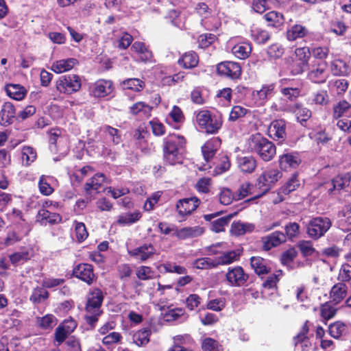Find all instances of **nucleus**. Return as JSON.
I'll list each match as a JSON object with an SVG mask.
<instances>
[{"instance_id": "63", "label": "nucleus", "mask_w": 351, "mask_h": 351, "mask_svg": "<svg viewBox=\"0 0 351 351\" xmlns=\"http://www.w3.org/2000/svg\"><path fill=\"white\" fill-rule=\"evenodd\" d=\"M298 247L304 257L311 256L315 251L311 241L302 240L298 242Z\"/></svg>"}, {"instance_id": "52", "label": "nucleus", "mask_w": 351, "mask_h": 351, "mask_svg": "<svg viewBox=\"0 0 351 351\" xmlns=\"http://www.w3.org/2000/svg\"><path fill=\"white\" fill-rule=\"evenodd\" d=\"M193 267L198 269H211L217 267L215 258L204 257L197 258L193 263Z\"/></svg>"}, {"instance_id": "9", "label": "nucleus", "mask_w": 351, "mask_h": 351, "mask_svg": "<svg viewBox=\"0 0 351 351\" xmlns=\"http://www.w3.org/2000/svg\"><path fill=\"white\" fill-rule=\"evenodd\" d=\"M57 90L62 93L71 94L81 88V80L75 74L61 76L56 83Z\"/></svg>"}, {"instance_id": "30", "label": "nucleus", "mask_w": 351, "mask_h": 351, "mask_svg": "<svg viewBox=\"0 0 351 351\" xmlns=\"http://www.w3.org/2000/svg\"><path fill=\"white\" fill-rule=\"evenodd\" d=\"M77 64L75 58L62 59L53 62L51 70L56 73H62L70 71Z\"/></svg>"}, {"instance_id": "49", "label": "nucleus", "mask_w": 351, "mask_h": 351, "mask_svg": "<svg viewBox=\"0 0 351 351\" xmlns=\"http://www.w3.org/2000/svg\"><path fill=\"white\" fill-rule=\"evenodd\" d=\"M252 38L259 45L265 44L271 37L269 32L261 28H254L251 30Z\"/></svg>"}, {"instance_id": "39", "label": "nucleus", "mask_w": 351, "mask_h": 351, "mask_svg": "<svg viewBox=\"0 0 351 351\" xmlns=\"http://www.w3.org/2000/svg\"><path fill=\"white\" fill-rule=\"evenodd\" d=\"M351 109V104L345 99L340 100L333 106L332 118L339 119L341 117L346 115Z\"/></svg>"}, {"instance_id": "15", "label": "nucleus", "mask_w": 351, "mask_h": 351, "mask_svg": "<svg viewBox=\"0 0 351 351\" xmlns=\"http://www.w3.org/2000/svg\"><path fill=\"white\" fill-rule=\"evenodd\" d=\"M250 263L254 273L261 278L271 272V268L269 265V261L261 256H252L250 259Z\"/></svg>"}, {"instance_id": "18", "label": "nucleus", "mask_w": 351, "mask_h": 351, "mask_svg": "<svg viewBox=\"0 0 351 351\" xmlns=\"http://www.w3.org/2000/svg\"><path fill=\"white\" fill-rule=\"evenodd\" d=\"M73 274L75 277L86 282L88 285H91L95 280L93 266L87 263H81L77 265L73 269Z\"/></svg>"}, {"instance_id": "40", "label": "nucleus", "mask_w": 351, "mask_h": 351, "mask_svg": "<svg viewBox=\"0 0 351 351\" xmlns=\"http://www.w3.org/2000/svg\"><path fill=\"white\" fill-rule=\"evenodd\" d=\"M254 229V225L248 223H242L241 221H234L231 225L230 232L235 236H241L246 232H251Z\"/></svg>"}, {"instance_id": "60", "label": "nucleus", "mask_w": 351, "mask_h": 351, "mask_svg": "<svg viewBox=\"0 0 351 351\" xmlns=\"http://www.w3.org/2000/svg\"><path fill=\"white\" fill-rule=\"evenodd\" d=\"M74 230L76 240L79 243H82L87 239L88 233L84 223L75 221Z\"/></svg>"}, {"instance_id": "14", "label": "nucleus", "mask_w": 351, "mask_h": 351, "mask_svg": "<svg viewBox=\"0 0 351 351\" xmlns=\"http://www.w3.org/2000/svg\"><path fill=\"white\" fill-rule=\"evenodd\" d=\"M268 136L274 141H284L286 138V123L283 119L273 121L267 130Z\"/></svg>"}, {"instance_id": "2", "label": "nucleus", "mask_w": 351, "mask_h": 351, "mask_svg": "<svg viewBox=\"0 0 351 351\" xmlns=\"http://www.w3.org/2000/svg\"><path fill=\"white\" fill-rule=\"evenodd\" d=\"M247 149L252 153L256 154L264 162L271 161L276 154L275 144L259 133L250 137Z\"/></svg>"}, {"instance_id": "54", "label": "nucleus", "mask_w": 351, "mask_h": 351, "mask_svg": "<svg viewBox=\"0 0 351 351\" xmlns=\"http://www.w3.org/2000/svg\"><path fill=\"white\" fill-rule=\"evenodd\" d=\"M49 298L48 291L43 287H37L33 289L29 300L34 304H39Z\"/></svg>"}, {"instance_id": "62", "label": "nucleus", "mask_w": 351, "mask_h": 351, "mask_svg": "<svg viewBox=\"0 0 351 351\" xmlns=\"http://www.w3.org/2000/svg\"><path fill=\"white\" fill-rule=\"evenodd\" d=\"M218 197L220 204L223 205H229L234 199H236L235 195L228 188H223L220 191Z\"/></svg>"}, {"instance_id": "21", "label": "nucleus", "mask_w": 351, "mask_h": 351, "mask_svg": "<svg viewBox=\"0 0 351 351\" xmlns=\"http://www.w3.org/2000/svg\"><path fill=\"white\" fill-rule=\"evenodd\" d=\"M347 284L342 282L335 283L329 291V298L334 304H340L347 296L348 292Z\"/></svg>"}, {"instance_id": "19", "label": "nucleus", "mask_w": 351, "mask_h": 351, "mask_svg": "<svg viewBox=\"0 0 351 351\" xmlns=\"http://www.w3.org/2000/svg\"><path fill=\"white\" fill-rule=\"evenodd\" d=\"M308 29L302 24H294L288 27L285 32V38L289 42H295L304 39L309 35Z\"/></svg>"}, {"instance_id": "45", "label": "nucleus", "mask_w": 351, "mask_h": 351, "mask_svg": "<svg viewBox=\"0 0 351 351\" xmlns=\"http://www.w3.org/2000/svg\"><path fill=\"white\" fill-rule=\"evenodd\" d=\"M337 280L345 284L348 283L351 289V265L348 263H344L341 265L337 275Z\"/></svg>"}, {"instance_id": "25", "label": "nucleus", "mask_w": 351, "mask_h": 351, "mask_svg": "<svg viewBox=\"0 0 351 351\" xmlns=\"http://www.w3.org/2000/svg\"><path fill=\"white\" fill-rule=\"evenodd\" d=\"M237 164L239 169L245 174L253 173L257 167V160L252 156H238Z\"/></svg>"}, {"instance_id": "22", "label": "nucleus", "mask_w": 351, "mask_h": 351, "mask_svg": "<svg viewBox=\"0 0 351 351\" xmlns=\"http://www.w3.org/2000/svg\"><path fill=\"white\" fill-rule=\"evenodd\" d=\"M278 162L280 169L286 171L297 168L301 163V159L297 152H291L280 155Z\"/></svg>"}, {"instance_id": "16", "label": "nucleus", "mask_w": 351, "mask_h": 351, "mask_svg": "<svg viewBox=\"0 0 351 351\" xmlns=\"http://www.w3.org/2000/svg\"><path fill=\"white\" fill-rule=\"evenodd\" d=\"M263 243L262 248L264 251H269L271 249L278 247L286 242V236L280 231H275L261 238Z\"/></svg>"}, {"instance_id": "57", "label": "nucleus", "mask_w": 351, "mask_h": 351, "mask_svg": "<svg viewBox=\"0 0 351 351\" xmlns=\"http://www.w3.org/2000/svg\"><path fill=\"white\" fill-rule=\"evenodd\" d=\"M300 226L297 222H289L285 226L284 235L286 236V239L293 241L297 238L300 234Z\"/></svg>"}, {"instance_id": "8", "label": "nucleus", "mask_w": 351, "mask_h": 351, "mask_svg": "<svg viewBox=\"0 0 351 351\" xmlns=\"http://www.w3.org/2000/svg\"><path fill=\"white\" fill-rule=\"evenodd\" d=\"M277 93L276 83L268 82L262 84L259 90L252 92V101L255 106H264Z\"/></svg>"}, {"instance_id": "34", "label": "nucleus", "mask_w": 351, "mask_h": 351, "mask_svg": "<svg viewBox=\"0 0 351 351\" xmlns=\"http://www.w3.org/2000/svg\"><path fill=\"white\" fill-rule=\"evenodd\" d=\"M298 176V173H293L287 182L280 188V193L287 195L290 194L291 192L295 191L300 185Z\"/></svg>"}, {"instance_id": "37", "label": "nucleus", "mask_w": 351, "mask_h": 351, "mask_svg": "<svg viewBox=\"0 0 351 351\" xmlns=\"http://www.w3.org/2000/svg\"><path fill=\"white\" fill-rule=\"evenodd\" d=\"M130 254L137 260L145 261L154 254V247L150 244L145 245L129 252Z\"/></svg>"}, {"instance_id": "55", "label": "nucleus", "mask_w": 351, "mask_h": 351, "mask_svg": "<svg viewBox=\"0 0 351 351\" xmlns=\"http://www.w3.org/2000/svg\"><path fill=\"white\" fill-rule=\"evenodd\" d=\"M36 151L31 147H23L21 151L22 163L24 166H29L36 158Z\"/></svg>"}, {"instance_id": "11", "label": "nucleus", "mask_w": 351, "mask_h": 351, "mask_svg": "<svg viewBox=\"0 0 351 351\" xmlns=\"http://www.w3.org/2000/svg\"><path fill=\"white\" fill-rule=\"evenodd\" d=\"M249 274L239 265L229 267L226 274V280L231 287L243 286L249 279Z\"/></svg>"}, {"instance_id": "44", "label": "nucleus", "mask_w": 351, "mask_h": 351, "mask_svg": "<svg viewBox=\"0 0 351 351\" xmlns=\"http://www.w3.org/2000/svg\"><path fill=\"white\" fill-rule=\"evenodd\" d=\"M121 86L124 90L139 92L143 90L144 82L137 78H130L123 80L121 83Z\"/></svg>"}, {"instance_id": "7", "label": "nucleus", "mask_w": 351, "mask_h": 351, "mask_svg": "<svg viewBox=\"0 0 351 351\" xmlns=\"http://www.w3.org/2000/svg\"><path fill=\"white\" fill-rule=\"evenodd\" d=\"M217 74L223 78L237 80L241 77L242 66L239 62L226 60L216 65Z\"/></svg>"}, {"instance_id": "32", "label": "nucleus", "mask_w": 351, "mask_h": 351, "mask_svg": "<svg viewBox=\"0 0 351 351\" xmlns=\"http://www.w3.org/2000/svg\"><path fill=\"white\" fill-rule=\"evenodd\" d=\"M205 232L203 227H184L176 231V235L180 239L197 237L202 235Z\"/></svg>"}, {"instance_id": "12", "label": "nucleus", "mask_w": 351, "mask_h": 351, "mask_svg": "<svg viewBox=\"0 0 351 351\" xmlns=\"http://www.w3.org/2000/svg\"><path fill=\"white\" fill-rule=\"evenodd\" d=\"M295 54L298 60L294 62L291 72L294 75L301 74L308 64L311 51L308 47H302L295 49Z\"/></svg>"}, {"instance_id": "53", "label": "nucleus", "mask_w": 351, "mask_h": 351, "mask_svg": "<svg viewBox=\"0 0 351 351\" xmlns=\"http://www.w3.org/2000/svg\"><path fill=\"white\" fill-rule=\"evenodd\" d=\"M332 302H326L319 307L320 316L324 320L332 319L337 313V308L331 304Z\"/></svg>"}, {"instance_id": "58", "label": "nucleus", "mask_w": 351, "mask_h": 351, "mask_svg": "<svg viewBox=\"0 0 351 351\" xmlns=\"http://www.w3.org/2000/svg\"><path fill=\"white\" fill-rule=\"evenodd\" d=\"M152 107L145 104L144 102H137L130 108V112L134 114L142 113L145 117L152 115Z\"/></svg>"}, {"instance_id": "20", "label": "nucleus", "mask_w": 351, "mask_h": 351, "mask_svg": "<svg viewBox=\"0 0 351 351\" xmlns=\"http://www.w3.org/2000/svg\"><path fill=\"white\" fill-rule=\"evenodd\" d=\"M221 145L219 137L212 138L205 142L202 147V152L206 162H210L216 154Z\"/></svg>"}, {"instance_id": "64", "label": "nucleus", "mask_w": 351, "mask_h": 351, "mask_svg": "<svg viewBox=\"0 0 351 351\" xmlns=\"http://www.w3.org/2000/svg\"><path fill=\"white\" fill-rule=\"evenodd\" d=\"M281 94L291 101H295L301 94V88H281Z\"/></svg>"}, {"instance_id": "51", "label": "nucleus", "mask_w": 351, "mask_h": 351, "mask_svg": "<svg viewBox=\"0 0 351 351\" xmlns=\"http://www.w3.org/2000/svg\"><path fill=\"white\" fill-rule=\"evenodd\" d=\"M231 162L227 155H221L219 158V162L216 164L214 172L215 175H221L230 169Z\"/></svg>"}, {"instance_id": "24", "label": "nucleus", "mask_w": 351, "mask_h": 351, "mask_svg": "<svg viewBox=\"0 0 351 351\" xmlns=\"http://www.w3.org/2000/svg\"><path fill=\"white\" fill-rule=\"evenodd\" d=\"M241 254L242 250L239 249L221 252L220 254L215 258L217 267L219 265H230L239 261Z\"/></svg>"}, {"instance_id": "4", "label": "nucleus", "mask_w": 351, "mask_h": 351, "mask_svg": "<svg viewBox=\"0 0 351 351\" xmlns=\"http://www.w3.org/2000/svg\"><path fill=\"white\" fill-rule=\"evenodd\" d=\"M282 176V173L277 169H269L263 171L258 178L256 184L258 192L250 200L256 199L266 194Z\"/></svg>"}, {"instance_id": "41", "label": "nucleus", "mask_w": 351, "mask_h": 351, "mask_svg": "<svg viewBox=\"0 0 351 351\" xmlns=\"http://www.w3.org/2000/svg\"><path fill=\"white\" fill-rule=\"evenodd\" d=\"M5 90L10 97L19 101L23 99L27 93L25 88L19 84H9Z\"/></svg>"}, {"instance_id": "46", "label": "nucleus", "mask_w": 351, "mask_h": 351, "mask_svg": "<svg viewBox=\"0 0 351 351\" xmlns=\"http://www.w3.org/2000/svg\"><path fill=\"white\" fill-rule=\"evenodd\" d=\"M152 331L148 328H143L133 335V341L138 346H143L149 341Z\"/></svg>"}, {"instance_id": "5", "label": "nucleus", "mask_w": 351, "mask_h": 351, "mask_svg": "<svg viewBox=\"0 0 351 351\" xmlns=\"http://www.w3.org/2000/svg\"><path fill=\"white\" fill-rule=\"evenodd\" d=\"M196 121L199 127L207 134L218 133L223 124L222 117L213 114L209 110H200L196 115Z\"/></svg>"}, {"instance_id": "48", "label": "nucleus", "mask_w": 351, "mask_h": 351, "mask_svg": "<svg viewBox=\"0 0 351 351\" xmlns=\"http://www.w3.org/2000/svg\"><path fill=\"white\" fill-rule=\"evenodd\" d=\"M161 315L165 322H170L185 317V311L182 308H176L162 313Z\"/></svg>"}, {"instance_id": "13", "label": "nucleus", "mask_w": 351, "mask_h": 351, "mask_svg": "<svg viewBox=\"0 0 351 351\" xmlns=\"http://www.w3.org/2000/svg\"><path fill=\"white\" fill-rule=\"evenodd\" d=\"M326 69L327 63L326 61L314 62L308 73L307 78L315 84L325 83L328 78Z\"/></svg>"}, {"instance_id": "56", "label": "nucleus", "mask_w": 351, "mask_h": 351, "mask_svg": "<svg viewBox=\"0 0 351 351\" xmlns=\"http://www.w3.org/2000/svg\"><path fill=\"white\" fill-rule=\"evenodd\" d=\"M250 110L241 106H234L230 112L228 121L234 122L250 114Z\"/></svg>"}, {"instance_id": "1", "label": "nucleus", "mask_w": 351, "mask_h": 351, "mask_svg": "<svg viewBox=\"0 0 351 351\" xmlns=\"http://www.w3.org/2000/svg\"><path fill=\"white\" fill-rule=\"evenodd\" d=\"M186 138L179 134H170L162 141V156L165 164L176 165L182 163L186 152Z\"/></svg>"}, {"instance_id": "47", "label": "nucleus", "mask_w": 351, "mask_h": 351, "mask_svg": "<svg viewBox=\"0 0 351 351\" xmlns=\"http://www.w3.org/2000/svg\"><path fill=\"white\" fill-rule=\"evenodd\" d=\"M141 217V214L139 211L122 214L118 217L117 223L121 226L130 225L138 221Z\"/></svg>"}, {"instance_id": "29", "label": "nucleus", "mask_w": 351, "mask_h": 351, "mask_svg": "<svg viewBox=\"0 0 351 351\" xmlns=\"http://www.w3.org/2000/svg\"><path fill=\"white\" fill-rule=\"evenodd\" d=\"M252 46L250 42H240L234 45L231 49L232 53L239 60H245L251 54Z\"/></svg>"}, {"instance_id": "31", "label": "nucleus", "mask_w": 351, "mask_h": 351, "mask_svg": "<svg viewBox=\"0 0 351 351\" xmlns=\"http://www.w3.org/2000/svg\"><path fill=\"white\" fill-rule=\"evenodd\" d=\"M15 117V109L14 106L10 103H5L0 111V124L7 126L12 123Z\"/></svg>"}, {"instance_id": "36", "label": "nucleus", "mask_w": 351, "mask_h": 351, "mask_svg": "<svg viewBox=\"0 0 351 351\" xmlns=\"http://www.w3.org/2000/svg\"><path fill=\"white\" fill-rule=\"evenodd\" d=\"M155 80L158 82V86H171L172 79L169 72L166 68L158 66L155 69Z\"/></svg>"}, {"instance_id": "38", "label": "nucleus", "mask_w": 351, "mask_h": 351, "mask_svg": "<svg viewBox=\"0 0 351 351\" xmlns=\"http://www.w3.org/2000/svg\"><path fill=\"white\" fill-rule=\"evenodd\" d=\"M237 215V212H234L226 216L217 219L211 223V230L218 233L225 231V227L227 226L230 220Z\"/></svg>"}, {"instance_id": "35", "label": "nucleus", "mask_w": 351, "mask_h": 351, "mask_svg": "<svg viewBox=\"0 0 351 351\" xmlns=\"http://www.w3.org/2000/svg\"><path fill=\"white\" fill-rule=\"evenodd\" d=\"M351 176L349 173L339 174L332 180V187L328 189L329 194H332L335 191H340L350 181Z\"/></svg>"}, {"instance_id": "59", "label": "nucleus", "mask_w": 351, "mask_h": 351, "mask_svg": "<svg viewBox=\"0 0 351 351\" xmlns=\"http://www.w3.org/2000/svg\"><path fill=\"white\" fill-rule=\"evenodd\" d=\"M202 350L203 351H222L223 348L221 345L219 344V343L211 338V337H206L203 339L202 342Z\"/></svg>"}, {"instance_id": "33", "label": "nucleus", "mask_w": 351, "mask_h": 351, "mask_svg": "<svg viewBox=\"0 0 351 351\" xmlns=\"http://www.w3.org/2000/svg\"><path fill=\"white\" fill-rule=\"evenodd\" d=\"M106 176L103 173H97L90 179L84 185L87 193L91 194L93 191L99 192L103 184L105 182Z\"/></svg>"}, {"instance_id": "17", "label": "nucleus", "mask_w": 351, "mask_h": 351, "mask_svg": "<svg viewBox=\"0 0 351 351\" xmlns=\"http://www.w3.org/2000/svg\"><path fill=\"white\" fill-rule=\"evenodd\" d=\"M329 335L336 339H346L351 333V325L341 321H336L329 325Z\"/></svg>"}, {"instance_id": "28", "label": "nucleus", "mask_w": 351, "mask_h": 351, "mask_svg": "<svg viewBox=\"0 0 351 351\" xmlns=\"http://www.w3.org/2000/svg\"><path fill=\"white\" fill-rule=\"evenodd\" d=\"M263 19L267 23L269 27L280 29L283 27L285 21L284 14L276 10L267 12L263 16Z\"/></svg>"}, {"instance_id": "6", "label": "nucleus", "mask_w": 351, "mask_h": 351, "mask_svg": "<svg viewBox=\"0 0 351 351\" xmlns=\"http://www.w3.org/2000/svg\"><path fill=\"white\" fill-rule=\"evenodd\" d=\"M331 226L332 222L328 217H314L306 226V233L311 239L317 240L328 232Z\"/></svg>"}, {"instance_id": "10", "label": "nucleus", "mask_w": 351, "mask_h": 351, "mask_svg": "<svg viewBox=\"0 0 351 351\" xmlns=\"http://www.w3.org/2000/svg\"><path fill=\"white\" fill-rule=\"evenodd\" d=\"M200 199L194 196L179 199L176 204V210L182 221L186 220L199 207Z\"/></svg>"}, {"instance_id": "27", "label": "nucleus", "mask_w": 351, "mask_h": 351, "mask_svg": "<svg viewBox=\"0 0 351 351\" xmlns=\"http://www.w3.org/2000/svg\"><path fill=\"white\" fill-rule=\"evenodd\" d=\"M36 219L37 221L42 225L56 224L62 221V217L59 214L51 213L45 208L38 210Z\"/></svg>"}, {"instance_id": "23", "label": "nucleus", "mask_w": 351, "mask_h": 351, "mask_svg": "<svg viewBox=\"0 0 351 351\" xmlns=\"http://www.w3.org/2000/svg\"><path fill=\"white\" fill-rule=\"evenodd\" d=\"M112 91V82L110 80H99L91 87V93L95 97H104Z\"/></svg>"}, {"instance_id": "61", "label": "nucleus", "mask_w": 351, "mask_h": 351, "mask_svg": "<svg viewBox=\"0 0 351 351\" xmlns=\"http://www.w3.org/2000/svg\"><path fill=\"white\" fill-rule=\"evenodd\" d=\"M217 40L216 35L210 33L202 34L199 36L197 42L199 47L202 49L209 47Z\"/></svg>"}, {"instance_id": "50", "label": "nucleus", "mask_w": 351, "mask_h": 351, "mask_svg": "<svg viewBox=\"0 0 351 351\" xmlns=\"http://www.w3.org/2000/svg\"><path fill=\"white\" fill-rule=\"evenodd\" d=\"M38 326L45 330L52 329L58 323L56 317L51 315L47 314L41 317L36 318Z\"/></svg>"}, {"instance_id": "3", "label": "nucleus", "mask_w": 351, "mask_h": 351, "mask_svg": "<svg viewBox=\"0 0 351 351\" xmlns=\"http://www.w3.org/2000/svg\"><path fill=\"white\" fill-rule=\"evenodd\" d=\"M104 300L102 292L99 289H95L87 296L85 306V319L86 323L93 328L101 315V304Z\"/></svg>"}, {"instance_id": "26", "label": "nucleus", "mask_w": 351, "mask_h": 351, "mask_svg": "<svg viewBox=\"0 0 351 351\" xmlns=\"http://www.w3.org/2000/svg\"><path fill=\"white\" fill-rule=\"evenodd\" d=\"M178 64L184 69H190L195 68L199 63V56L193 51H190L183 53L178 60Z\"/></svg>"}, {"instance_id": "42", "label": "nucleus", "mask_w": 351, "mask_h": 351, "mask_svg": "<svg viewBox=\"0 0 351 351\" xmlns=\"http://www.w3.org/2000/svg\"><path fill=\"white\" fill-rule=\"evenodd\" d=\"M348 67L346 62L340 59H335L330 62V71L333 75H346Z\"/></svg>"}, {"instance_id": "43", "label": "nucleus", "mask_w": 351, "mask_h": 351, "mask_svg": "<svg viewBox=\"0 0 351 351\" xmlns=\"http://www.w3.org/2000/svg\"><path fill=\"white\" fill-rule=\"evenodd\" d=\"M293 112L295 114L298 121L303 125L311 117V111L301 104H295L292 107Z\"/></svg>"}]
</instances>
